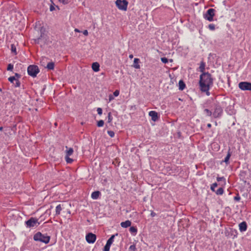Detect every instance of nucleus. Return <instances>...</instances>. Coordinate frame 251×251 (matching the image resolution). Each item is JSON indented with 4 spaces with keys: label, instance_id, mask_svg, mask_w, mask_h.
Returning <instances> with one entry per match:
<instances>
[{
    "label": "nucleus",
    "instance_id": "1",
    "mask_svg": "<svg viewBox=\"0 0 251 251\" xmlns=\"http://www.w3.org/2000/svg\"><path fill=\"white\" fill-rule=\"evenodd\" d=\"M213 80L211 75L208 73H203L200 75L199 85L201 92H205L207 96L210 95L209 89L213 86Z\"/></svg>",
    "mask_w": 251,
    "mask_h": 251
},
{
    "label": "nucleus",
    "instance_id": "2",
    "mask_svg": "<svg viewBox=\"0 0 251 251\" xmlns=\"http://www.w3.org/2000/svg\"><path fill=\"white\" fill-rule=\"evenodd\" d=\"M50 237V236L45 234H42L40 232H38L33 236V239L35 241H39L45 244L49 243Z\"/></svg>",
    "mask_w": 251,
    "mask_h": 251
},
{
    "label": "nucleus",
    "instance_id": "3",
    "mask_svg": "<svg viewBox=\"0 0 251 251\" xmlns=\"http://www.w3.org/2000/svg\"><path fill=\"white\" fill-rule=\"evenodd\" d=\"M223 113V109L220 104L218 102L214 103L212 117L214 118H219L222 117Z\"/></svg>",
    "mask_w": 251,
    "mask_h": 251
},
{
    "label": "nucleus",
    "instance_id": "4",
    "mask_svg": "<svg viewBox=\"0 0 251 251\" xmlns=\"http://www.w3.org/2000/svg\"><path fill=\"white\" fill-rule=\"evenodd\" d=\"M39 71V68L36 65H29L27 68L28 74L33 77H36Z\"/></svg>",
    "mask_w": 251,
    "mask_h": 251
},
{
    "label": "nucleus",
    "instance_id": "5",
    "mask_svg": "<svg viewBox=\"0 0 251 251\" xmlns=\"http://www.w3.org/2000/svg\"><path fill=\"white\" fill-rule=\"evenodd\" d=\"M26 226L28 228L37 227L40 225L38 220L35 218L31 217L25 222Z\"/></svg>",
    "mask_w": 251,
    "mask_h": 251
},
{
    "label": "nucleus",
    "instance_id": "6",
    "mask_svg": "<svg viewBox=\"0 0 251 251\" xmlns=\"http://www.w3.org/2000/svg\"><path fill=\"white\" fill-rule=\"evenodd\" d=\"M115 3L120 10L123 11L127 10L128 1L126 0H116Z\"/></svg>",
    "mask_w": 251,
    "mask_h": 251
},
{
    "label": "nucleus",
    "instance_id": "7",
    "mask_svg": "<svg viewBox=\"0 0 251 251\" xmlns=\"http://www.w3.org/2000/svg\"><path fill=\"white\" fill-rule=\"evenodd\" d=\"M215 10L213 8L209 9L204 14L203 17L205 19L207 20L209 22L214 21V16H215Z\"/></svg>",
    "mask_w": 251,
    "mask_h": 251
},
{
    "label": "nucleus",
    "instance_id": "8",
    "mask_svg": "<svg viewBox=\"0 0 251 251\" xmlns=\"http://www.w3.org/2000/svg\"><path fill=\"white\" fill-rule=\"evenodd\" d=\"M239 88L243 91H251V83L246 81L241 82L238 84Z\"/></svg>",
    "mask_w": 251,
    "mask_h": 251
},
{
    "label": "nucleus",
    "instance_id": "9",
    "mask_svg": "<svg viewBox=\"0 0 251 251\" xmlns=\"http://www.w3.org/2000/svg\"><path fill=\"white\" fill-rule=\"evenodd\" d=\"M17 77V78H20V75L17 73H16L15 76H10L8 78V80L14 84L16 87H18L20 86V82L18 80V79H16L15 77Z\"/></svg>",
    "mask_w": 251,
    "mask_h": 251
},
{
    "label": "nucleus",
    "instance_id": "10",
    "mask_svg": "<svg viewBox=\"0 0 251 251\" xmlns=\"http://www.w3.org/2000/svg\"><path fill=\"white\" fill-rule=\"evenodd\" d=\"M96 240V236L92 233H89L86 235V240L90 244L94 243Z\"/></svg>",
    "mask_w": 251,
    "mask_h": 251
},
{
    "label": "nucleus",
    "instance_id": "11",
    "mask_svg": "<svg viewBox=\"0 0 251 251\" xmlns=\"http://www.w3.org/2000/svg\"><path fill=\"white\" fill-rule=\"evenodd\" d=\"M149 115L151 117V120L154 122L156 121L158 119V113L155 111H150Z\"/></svg>",
    "mask_w": 251,
    "mask_h": 251
},
{
    "label": "nucleus",
    "instance_id": "12",
    "mask_svg": "<svg viewBox=\"0 0 251 251\" xmlns=\"http://www.w3.org/2000/svg\"><path fill=\"white\" fill-rule=\"evenodd\" d=\"M239 230L241 232H244L247 229V225L246 222H242L239 225Z\"/></svg>",
    "mask_w": 251,
    "mask_h": 251
},
{
    "label": "nucleus",
    "instance_id": "13",
    "mask_svg": "<svg viewBox=\"0 0 251 251\" xmlns=\"http://www.w3.org/2000/svg\"><path fill=\"white\" fill-rule=\"evenodd\" d=\"M101 193L99 191L93 192L91 194V198L93 200H97L100 196Z\"/></svg>",
    "mask_w": 251,
    "mask_h": 251
},
{
    "label": "nucleus",
    "instance_id": "14",
    "mask_svg": "<svg viewBox=\"0 0 251 251\" xmlns=\"http://www.w3.org/2000/svg\"><path fill=\"white\" fill-rule=\"evenodd\" d=\"M63 209V205L59 204L57 205L55 208V215H59Z\"/></svg>",
    "mask_w": 251,
    "mask_h": 251
},
{
    "label": "nucleus",
    "instance_id": "15",
    "mask_svg": "<svg viewBox=\"0 0 251 251\" xmlns=\"http://www.w3.org/2000/svg\"><path fill=\"white\" fill-rule=\"evenodd\" d=\"M92 68L94 72H98L100 70V65L97 62H94L92 65Z\"/></svg>",
    "mask_w": 251,
    "mask_h": 251
},
{
    "label": "nucleus",
    "instance_id": "16",
    "mask_svg": "<svg viewBox=\"0 0 251 251\" xmlns=\"http://www.w3.org/2000/svg\"><path fill=\"white\" fill-rule=\"evenodd\" d=\"M131 222L129 220H127L125 222H122L121 223V226L122 227L126 228L130 226Z\"/></svg>",
    "mask_w": 251,
    "mask_h": 251
},
{
    "label": "nucleus",
    "instance_id": "17",
    "mask_svg": "<svg viewBox=\"0 0 251 251\" xmlns=\"http://www.w3.org/2000/svg\"><path fill=\"white\" fill-rule=\"evenodd\" d=\"M139 59L137 58H134L133 61V67L135 68V69H140V66L139 64Z\"/></svg>",
    "mask_w": 251,
    "mask_h": 251
},
{
    "label": "nucleus",
    "instance_id": "18",
    "mask_svg": "<svg viewBox=\"0 0 251 251\" xmlns=\"http://www.w3.org/2000/svg\"><path fill=\"white\" fill-rule=\"evenodd\" d=\"M67 150L66 151V156H70L74 152V150L72 148H68L67 146H66Z\"/></svg>",
    "mask_w": 251,
    "mask_h": 251
},
{
    "label": "nucleus",
    "instance_id": "19",
    "mask_svg": "<svg viewBox=\"0 0 251 251\" xmlns=\"http://www.w3.org/2000/svg\"><path fill=\"white\" fill-rule=\"evenodd\" d=\"M117 235H118L117 233L115 235H112L107 241L106 244L111 246V245H112V244L113 243V242L114 241V239L115 236H117Z\"/></svg>",
    "mask_w": 251,
    "mask_h": 251
},
{
    "label": "nucleus",
    "instance_id": "20",
    "mask_svg": "<svg viewBox=\"0 0 251 251\" xmlns=\"http://www.w3.org/2000/svg\"><path fill=\"white\" fill-rule=\"evenodd\" d=\"M46 68L50 70H53L54 68V63L52 62L48 63Z\"/></svg>",
    "mask_w": 251,
    "mask_h": 251
},
{
    "label": "nucleus",
    "instance_id": "21",
    "mask_svg": "<svg viewBox=\"0 0 251 251\" xmlns=\"http://www.w3.org/2000/svg\"><path fill=\"white\" fill-rule=\"evenodd\" d=\"M205 64L204 62L202 61L200 63V65L199 67V70L200 72H202V73H204V71L205 70Z\"/></svg>",
    "mask_w": 251,
    "mask_h": 251
},
{
    "label": "nucleus",
    "instance_id": "22",
    "mask_svg": "<svg viewBox=\"0 0 251 251\" xmlns=\"http://www.w3.org/2000/svg\"><path fill=\"white\" fill-rule=\"evenodd\" d=\"M178 85L179 89L180 90H183L185 87V84L182 80H179L178 82Z\"/></svg>",
    "mask_w": 251,
    "mask_h": 251
},
{
    "label": "nucleus",
    "instance_id": "23",
    "mask_svg": "<svg viewBox=\"0 0 251 251\" xmlns=\"http://www.w3.org/2000/svg\"><path fill=\"white\" fill-rule=\"evenodd\" d=\"M11 51L14 55H16L17 54L16 47L14 44L11 45Z\"/></svg>",
    "mask_w": 251,
    "mask_h": 251
},
{
    "label": "nucleus",
    "instance_id": "24",
    "mask_svg": "<svg viewBox=\"0 0 251 251\" xmlns=\"http://www.w3.org/2000/svg\"><path fill=\"white\" fill-rule=\"evenodd\" d=\"M129 231L132 233H134V235H135L137 233V229L134 226H131L129 228Z\"/></svg>",
    "mask_w": 251,
    "mask_h": 251
},
{
    "label": "nucleus",
    "instance_id": "25",
    "mask_svg": "<svg viewBox=\"0 0 251 251\" xmlns=\"http://www.w3.org/2000/svg\"><path fill=\"white\" fill-rule=\"evenodd\" d=\"M215 193L217 195H221L224 193V189L223 188H219L216 191H215Z\"/></svg>",
    "mask_w": 251,
    "mask_h": 251
},
{
    "label": "nucleus",
    "instance_id": "26",
    "mask_svg": "<svg viewBox=\"0 0 251 251\" xmlns=\"http://www.w3.org/2000/svg\"><path fill=\"white\" fill-rule=\"evenodd\" d=\"M204 112L207 116H212V112L208 109H205Z\"/></svg>",
    "mask_w": 251,
    "mask_h": 251
},
{
    "label": "nucleus",
    "instance_id": "27",
    "mask_svg": "<svg viewBox=\"0 0 251 251\" xmlns=\"http://www.w3.org/2000/svg\"><path fill=\"white\" fill-rule=\"evenodd\" d=\"M230 156H231L230 153L229 152H228L224 160V162H226V164H228L229 163V159Z\"/></svg>",
    "mask_w": 251,
    "mask_h": 251
},
{
    "label": "nucleus",
    "instance_id": "28",
    "mask_svg": "<svg viewBox=\"0 0 251 251\" xmlns=\"http://www.w3.org/2000/svg\"><path fill=\"white\" fill-rule=\"evenodd\" d=\"M65 160L67 163L71 164L73 162V159L70 158L69 156H65Z\"/></svg>",
    "mask_w": 251,
    "mask_h": 251
},
{
    "label": "nucleus",
    "instance_id": "29",
    "mask_svg": "<svg viewBox=\"0 0 251 251\" xmlns=\"http://www.w3.org/2000/svg\"><path fill=\"white\" fill-rule=\"evenodd\" d=\"M218 186V184L215 182V183H213L211 185V187H210V189L211 190L213 191V192H215V188L217 187Z\"/></svg>",
    "mask_w": 251,
    "mask_h": 251
},
{
    "label": "nucleus",
    "instance_id": "30",
    "mask_svg": "<svg viewBox=\"0 0 251 251\" xmlns=\"http://www.w3.org/2000/svg\"><path fill=\"white\" fill-rule=\"evenodd\" d=\"M104 125V121L102 120L99 121L97 123V126L98 127H102Z\"/></svg>",
    "mask_w": 251,
    "mask_h": 251
},
{
    "label": "nucleus",
    "instance_id": "31",
    "mask_svg": "<svg viewBox=\"0 0 251 251\" xmlns=\"http://www.w3.org/2000/svg\"><path fill=\"white\" fill-rule=\"evenodd\" d=\"M129 251H136V246L134 244L131 245L129 248Z\"/></svg>",
    "mask_w": 251,
    "mask_h": 251
},
{
    "label": "nucleus",
    "instance_id": "32",
    "mask_svg": "<svg viewBox=\"0 0 251 251\" xmlns=\"http://www.w3.org/2000/svg\"><path fill=\"white\" fill-rule=\"evenodd\" d=\"M108 122L111 123L112 121L113 118L110 112L108 114Z\"/></svg>",
    "mask_w": 251,
    "mask_h": 251
},
{
    "label": "nucleus",
    "instance_id": "33",
    "mask_svg": "<svg viewBox=\"0 0 251 251\" xmlns=\"http://www.w3.org/2000/svg\"><path fill=\"white\" fill-rule=\"evenodd\" d=\"M107 133L109 135V136L111 137H113L115 135L114 132L112 130L107 131Z\"/></svg>",
    "mask_w": 251,
    "mask_h": 251
},
{
    "label": "nucleus",
    "instance_id": "34",
    "mask_svg": "<svg viewBox=\"0 0 251 251\" xmlns=\"http://www.w3.org/2000/svg\"><path fill=\"white\" fill-rule=\"evenodd\" d=\"M110 246L106 244L104 247L103 251H109Z\"/></svg>",
    "mask_w": 251,
    "mask_h": 251
},
{
    "label": "nucleus",
    "instance_id": "35",
    "mask_svg": "<svg viewBox=\"0 0 251 251\" xmlns=\"http://www.w3.org/2000/svg\"><path fill=\"white\" fill-rule=\"evenodd\" d=\"M208 27L210 30H214L215 29V25L214 24H210L208 25Z\"/></svg>",
    "mask_w": 251,
    "mask_h": 251
},
{
    "label": "nucleus",
    "instance_id": "36",
    "mask_svg": "<svg viewBox=\"0 0 251 251\" xmlns=\"http://www.w3.org/2000/svg\"><path fill=\"white\" fill-rule=\"evenodd\" d=\"M13 69V65L11 64H9L8 65V66H7V70L8 71H12V70Z\"/></svg>",
    "mask_w": 251,
    "mask_h": 251
},
{
    "label": "nucleus",
    "instance_id": "37",
    "mask_svg": "<svg viewBox=\"0 0 251 251\" xmlns=\"http://www.w3.org/2000/svg\"><path fill=\"white\" fill-rule=\"evenodd\" d=\"M226 112L229 114V115H232L234 113V110L233 109H231L229 111L228 110V108L226 110Z\"/></svg>",
    "mask_w": 251,
    "mask_h": 251
},
{
    "label": "nucleus",
    "instance_id": "38",
    "mask_svg": "<svg viewBox=\"0 0 251 251\" xmlns=\"http://www.w3.org/2000/svg\"><path fill=\"white\" fill-rule=\"evenodd\" d=\"M161 61L164 63H167L168 62V59L166 57H162L161 58Z\"/></svg>",
    "mask_w": 251,
    "mask_h": 251
},
{
    "label": "nucleus",
    "instance_id": "39",
    "mask_svg": "<svg viewBox=\"0 0 251 251\" xmlns=\"http://www.w3.org/2000/svg\"><path fill=\"white\" fill-rule=\"evenodd\" d=\"M97 111L99 115H101L102 114V110L101 108H98Z\"/></svg>",
    "mask_w": 251,
    "mask_h": 251
},
{
    "label": "nucleus",
    "instance_id": "40",
    "mask_svg": "<svg viewBox=\"0 0 251 251\" xmlns=\"http://www.w3.org/2000/svg\"><path fill=\"white\" fill-rule=\"evenodd\" d=\"M120 94V92L119 90H115L114 93H113V95L115 96V97H117L119 96Z\"/></svg>",
    "mask_w": 251,
    "mask_h": 251
},
{
    "label": "nucleus",
    "instance_id": "41",
    "mask_svg": "<svg viewBox=\"0 0 251 251\" xmlns=\"http://www.w3.org/2000/svg\"><path fill=\"white\" fill-rule=\"evenodd\" d=\"M59 1L64 4L68 3V0H59Z\"/></svg>",
    "mask_w": 251,
    "mask_h": 251
},
{
    "label": "nucleus",
    "instance_id": "42",
    "mask_svg": "<svg viewBox=\"0 0 251 251\" xmlns=\"http://www.w3.org/2000/svg\"><path fill=\"white\" fill-rule=\"evenodd\" d=\"M108 98H109V101H112L114 99L113 96L111 94L109 95Z\"/></svg>",
    "mask_w": 251,
    "mask_h": 251
},
{
    "label": "nucleus",
    "instance_id": "43",
    "mask_svg": "<svg viewBox=\"0 0 251 251\" xmlns=\"http://www.w3.org/2000/svg\"><path fill=\"white\" fill-rule=\"evenodd\" d=\"M234 199L235 201H238L240 200V196L238 195H237L236 196H235L234 198Z\"/></svg>",
    "mask_w": 251,
    "mask_h": 251
},
{
    "label": "nucleus",
    "instance_id": "44",
    "mask_svg": "<svg viewBox=\"0 0 251 251\" xmlns=\"http://www.w3.org/2000/svg\"><path fill=\"white\" fill-rule=\"evenodd\" d=\"M223 179H225L224 177H217V180L218 181H222Z\"/></svg>",
    "mask_w": 251,
    "mask_h": 251
},
{
    "label": "nucleus",
    "instance_id": "45",
    "mask_svg": "<svg viewBox=\"0 0 251 251\" xmlns=\"http://www.w3.org/2000/svg\"><path fill=\"white\" fill-rule=\"evenodd\" d=\"M83 34L85 35V36H88V32L87 30H84L83 31Z\"/></svg>",
    "mask_w": 251,
    "mask_h": 251
},
{
    "label": "nucleus",
    "instance_id": "46",
    "mask_svg": "<svg viewBox=\"0 0 251 251\" xmlns=\"http://www.w3.org/2000/svg\"><path fill=\"white\" fill-rule=\"evenodd\" d=\"M151 216L152 217H154L156 216V213L155 212H154L153 211H151Z\"/></svg>",
    "mask_w": 251,
    "mask_h": 251
},
{
    "label": "nucleus",
    "instance_id": "47",
    "mask_svg": "<svg viewBox=\"0 0 251 251\" xmlns=\"http://www.w3.org/2000/svg\"><path fill=\"white\" fill-rule=\"evenodd\" d=\"M55 9L54 6L53 5H50V11H52Z\"/></svg>",
    "mask_w": 251,
    "mask_h": 251
},
{
    "label": "nucleus",
    "instance_id": "48",
    "mask_svg": "<svg viewBox=\"0 0 251 251\" xmlns=\"http://www.w3.org/2000/svg\"><path fill=\"white\" fill-rule=\"evenodd\" d=\"M75 32H80V31L78 29H77V28H75Z\"/></svg>",
    "mask_w": 251,
    "mask_h": 251
},
{
    "label": "nucleus",
    "instance_id": "49",
    "mask_svg": "<svg viewBox=\"0 0 251 251\" xmlns=\"http://www.w3.org/2000/svg\"><path fill=\"white\" fill-rule=\"evenodd\" d=\"M207 126L208 127V128H210L211 127V124H208L207 125Z\"/></svg>",
    "mask_w": 251,
    "mask_h": 251
},
{
    "label": "nucleus",
    "instance_id": "50",
    "mask_svg": "<svg viewBox=\"0 0 251 251\" xmlns=\"http://www.w3.org/2000/svg\"><path fill=\"white\" fill-rule=\"evenodd\" d=\"M129 57L131 59L133 57V55L132 54H130L129 55Z\"/></svg>",
    "mask_w": 251,
    "mask_h": 251
},
{
    "label": "nucleus",
    "instance_id": "51",
    "mask_svg": "<svg viewBox=\"0 0 251 251\" xmlns=\"http://www.w3.org/2000/svg\"><path fill=\"white\" fill-rule=\"evenodd\" d=\"M3 129V127L2 126L0 127V131H2Z\"/></svg>",
    "mask_w": 251,
    "mask_h": 251
},
{
    "label": "nucleus",
    "instance_id": "52",
    "mask_svg": "<svg viewBox=\"0 0 251 251\" xmlns=\"http://www.w3.org/2000/svg\"><path fill=\"white\" fill-rule=\"evenodd\" d=\"M170 62H172L173 60L172 59H170Z\"/></svg>",
    "mask_w": 251,
    "mask_h": 251
},
{
    "label": "nucleus",
    "instance_id": "53",
    "mask_svg": "<svg viewBox=\"0 0 251 251\" xmlns=\"http://www.w3.org/2000/svg\"><path fill=\"white\" fill-rule=\"evenodd\" d=\"M0 91H1V89L0 88Z\"/></svg>",
    "mask_w": 251,
    "mask_h": 251
}]
</instances>
